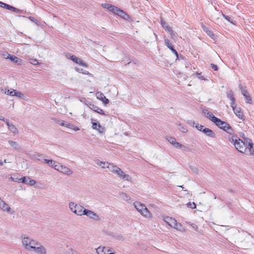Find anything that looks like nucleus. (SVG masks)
Wrapping results in <instances>:
<instances>
[{
    "instance_id": "33",
    "label": "nucleus",
    "mask_w": 254,
    "mask_h": 254,
    "mask_svg": "<svg viewBox=\"0 0 254 254\" xmlns=\"http://www.w3.org/2000/svg\"><path fill=\"white\" fill-rule=\"evenodd\" d=\"M248 149L250 150V154H246L247 155H251L254 158V148L253 147V143L249 142L248 144Z\"/></svg>"
},
{
    "instance_id": "16",
    "label": "nucleus",
    "mask_w": 254,
    "mask_h": 254,
    "mask_svg": "<svg viewBox=\"0 0 254 254\" xmlns=\"http://www.w3.org/2000/svg\"><path fill=\"white\" fill-rule=\"evenodd\" d=\"M96 250L98 254H107L108 252H111V248L99 246Z\"/></svg>"
},
{
    "instance_id": "5",
    "label": "nucleus",
    "mask_w": 254,
    "mask_h": 254,
    "mask_svg": "<svg viewBox=\"0 0 254 254\" xmlns=\"http://www.w3.org/2000/svg\"><path fill=\"white\" fill-rule=\"evenodd\" d=\"M234 147L237 150L242 153L245 154L251 153L250 150L248 149V145L245 144L240 138L238 140Z\"/></svg>"
},
{
    "instance_id": "21",
    "label": "nucleus",
    "mask_w": 254,
    "mask_h": 254,
    "mask_svg": "<svg viewBox=\"0 0 254 254\" xmlns=\"http://www.w3.org/2000/svg\"><path fill=\"white\" fill-rule=\"evenodd\" d=\"M61 123L60 124L61 126H64L68 128L72 129L75 131H77L79 130V128L74 125L68 123H65L63 121H61Z\"/></svg>"
},
{
    "instance_id": "15",
    "label": "nucleus",
    "mask_w": 254,
    "mask_h": 254,
    "mask_svg": "<svg viewBox=\"0 0 254 254\" xmlns=\"http://www.w3.org/2000/svg\"><path fill=\"white\" fill-rule=\"evenodd\" d=\"M92 127L93 129L98 130L101 134L104 133L105 131V127L101 126L99 123L92 122Z\"/></svg>"
},
{
    "instance_id": "43",
    "label": "nucleus",
    "mask_w": 254,
    "mask_h": 254,
    "mask_svg": "<svg viewBox=\"0 0 254 254\" xmlns=\"http://www.w3.org/2000/svg\"><path fill=\"white\" fill-rule=\"evenodd\" d=\"M195 127H196L198 130L200 131H202L203 129H204L205 127L204 126L199 125L198 123H196L195 126Z\"/></svg>"
},
{
    "instance_id": "22",
    "label": "nucleus",
    "mask_w": 254,
    "mask_h": 254,
    "mask_svg": "<svg viewBox=\"0 0 254 254\" xmlns=\"http://www.w3.org/2000/svg\"><path fill=\"white\" fill-rule=\"evenodd\" d=\"M70 59L75 62V63L79 64L83 66H84L85 67H88V65L83 62L80 59L75 57V56H72L70 57Z\"/></svg>"
},
{
    "instance_id": "13",
    "label": "nucleus",
    "mask_w": 254,
    "mask_h": 254,
    "mask_svg": "<svg viewBox=\"0 0 254 254\" xmlns=\"http://www.w3.org/2000/svg\"><path fill=\"white\" fill-rule=\"evenodd\" d=\"M113 13L120 16L121 17H122V18H123L125 20H127L129 18V16L128 15H127L123 10L118 8L117 6L116 7V8L115 9V11H114Z\"/></svg>"
},
{
    "instance_id": "25",
    "label": "nucleus",
    "mask_w": 254,
    "mask_h": 254,
    "mask_svg": "<svg viewBox=\"0 0 254 254\" xmlns=\"http://www.w3.org/2000/svg\"><path fill=\"white\" fill-rule=\"evenodd\" d=\"M43 162L48 164L50 167H52L54 168L55 170L56 168V161H54L52 159H43Z\"/></svg>"
},
{
    "instance_id": "11",
    "label": "nucleus",
    "mask_w": 254,
    "mask_h": 254,
    "mask_svg": "<svg viewBox=\"0 0 254 254\" xmlns=\"http://www.w3.org/2000/svg\"><path fill=\"white\" fill-rule=\"evenodd\" d=\"M56 170L67 176H70L73 173V171L71 170L64 165L59 166Z\"/></svg>"
},
{
    "instance_id": "27",
    "label": "nucleus",
    "mask_w": 254,
    "mask_h": 254,
    "mask_svg": "<svg viewBox=\"0 0 254 254\" xmlns=\"http://www.w3.org/2000/svg\"><path fill=\"white\" fill-rule=\"evenodd\" d=\"M235 115L240 119L244 120V115L241 111V109L240 108H237L233 110Z\"/></svg>"
},
{
    "instance_id": "29",
    "label": "nucleus",
    "mask_w": 254,
    "mask_h": 254,
    "mask_svg": "<svg viewBox=\"0 0 254 254\" xmlns=\"http://www.w3.org/2000/svg\"><path fill=\"white\" fill-rule=\"evenodd\" d=\"M176 221L177 220L175 219L169 217L166 218L165 220V221L172 227H173V226H175L174 224H175Z\"/></svg>"
},
{
    "instance_id": "26",
    "label": "nucleus",
    "mask_w": 254,
    "mask_h": 254,
    "mask_svg": "<svg viewBox=\"0 0 254 254\" xmlns=\"http://www.w3.org/2000/svg\"><path fill=\"white\" fill-rule=\"evenodd\" d=\"M102 6L104 8L108 9L109 11L112 12L113 13L114 11H115V9L116 7L115 5H111L107 3H102Z\"/></svg>"
},
{
    "instance_id": "54",
    "label": "nucleus",
    "mask_w": 254,
    "mask_h": 254,
    "mask_svg": "<svg viewBox=\"0 0 254 254\" xmlns=\"http://www.w3.org/2000/svg\"><path fill=\"white\" fill-rule=\"evenodd\" d=\"M188 123L190 125V126H192L193 127H195V125H196V123H195L194 122V121H192V120H189V121H188Z\"/></svg>"
},
{
    "instance_id": "19",
    "label": "nucleus",
    "mask_w": 254,
    "mask_h": 254,
    "mask_svg": "<svg viewBox=\"0 0 254 254\" xmlns=\"http://www.w3.org/2000/svg\"><path fill=\"white\" fill-rule=\"evenodd\" d=\"M164 42L165 45L171 50V51L176 56L177 58H178V53L177 51L174 48L172 44L170 42L168 39L165 38Z\"/></svg>"
},
{
    "instance_id": "7",
    "label": "nucleus",
    "mask_w": 254,
    "mask_h": 254,
    "mask_svg": "<svg viewBox=\"0 0 254 254\" xmlns=\"http://www.w3.org/2000/svg\"><path fill=\"white\" fill-rule=\"evenodd\" d=\"M31 253L34 254H47L48 251L44 245H42L39 242L38 244L34 248Z\"/></svg>"
},
{
    "instance_id": "2",
    "label": "nucleus",
    "mask_w": 254,
    "mask_h": 254,
    "mask_svg": "<svg viewBox=\"0 0 254 254\" xmlns=\"http://www.w3.org/2000/svg\"><path fill=\"white\" fill-rule=\"evenodd\" d=\"M110 172L116 174V175L121 180L127 181H131V178L130 176L129 175L126 174L121 168L116 165H113V166L110 167Z\"/></svg>"
},
{
    "instance_id": "36",
    "label": "nucleus",
    "mask_w": 254,
    "mask_h": 254,
    "mask_svg": "<svg viewBox=\"0 0 254 254\" xmlns=\"http://www.w3.org/2000/svg\"><path fill=\"white\" fill-rule=\"evenodd\" d=\"M173 145H174L177 148H183L184 149H186L187 148L186 146L183 145V144H181L180 143L177 141L174 143V144Z\"/></svg>"
},
{
    "instance_id": "24",
    "label": "nucleus",
    "mask_w": 254,
    "mask_h": 254,
    "mask_svg": "<svg viewBox=\"0 0 254 254\" xmlns=\"http://www.w3.org/2000/svg\"><path fill=\"white\" fill-rule=\"evenodd\" d=\"M242 94L244 96L246 102L250 104H252V100L250 96L248 94L246 89L242 90Z\"/></svg>"
},
{
    "instance_id": "38",
    "label": "nucleus",
    "mask_w": 254,
    "mask_h": 254,
    "mask_svg": "<svg viewBox=\"0 0 254 254\" xmlns=\"http://www.w3.org/2000/svg\"><path fill=\"white\" fill-rule=\"evenodd\" d=\"M8 129L13 133H18V130L17 128L13 124H11L8 127Z\"/></svg>"
},
{
    "instance_id": "35",
    "label": "nucleus",
    "mask_w": 254,
    "mask_h": 254,
    "mask_svg": "<svg viewBox=\"0 0 254 254\" xmlns=\"http://www.w3.org/2000/svg\"><path fill=\"white\" fill-rule=\"evenodd\" d=\"M75 70L77 72H78L79 73H83L84 74H87V75H90L91 74L88 71H86L85 70H84L83 69L81 68L76 67L75 68Z\"/></svg>"
},
{
    "instance_id": "45",
    "label": "nucleus",
    "mask_w": 254,
    "mask_h": 254,
    "mask_svg": "<svg viewBox=\"0 0 254 254\" xmlns=\"http://www.w3.org/2000/svg\"><path fill=\"white\" fill-rule=\"evenodd\" d=\"M221 15L227 21H228L229 22H230L231 23L234 24V23L233 22L232 20H231V17L225 15L222 12L221 13Z\"/></svg>"
},
{
    "instance_id": "62",
    "label": "nucleus",
    "mask_w": 254,
    "mask_h": 254,
    "mask_svg": "<svg viewBox=\"0 0 254 254\" xmlns=\"http://www.w3.org/2000/svg\"><path fill=\"white\" fill-rule=\"evenodd\" d=\"M7 125V126H8V127L12 124L11 123H10L6 119V121H4Z\"/></svg>"
},
{
    "instance_id": "32",
    "label": "nucleus",
    "mask_w": 254,
    "mask_h": 254,
    "mask_svg": "<svg viewBox=\"0 0 254 254\" xmlns=\"http://www.w3.org/2000/svg\"><path fill=\"white\" fill-rule=\"evenodd\" d=\"M175 226H173V228L181 231V232H185V229L182 226V225L180 223H179L176 221L175 224H174Z\"/></svg>"
},
{
    "instance_id": "51",
    "label": "nucleus",
    "mask_w": 254,
    "mask_h": 254,
    "mask_svg": "<svg viewBox=\"0 0 254 254\" xmlns=\"http://www.w3.org/2000/svg\"><path fill=\"white\" fill-rule=\"evenodd\" d=\"M11 55L8 54L7 52H3L2 54V57L5 59H9Z\"/></svg>"
},
{
    "instance_id": "47",
    "label": "nucleus",
    "mask_w": 254,
    "mask_h": 254,
    "mask_svg": "<svg viewBox=\"0 0 254 254\" xmlns=\"http://www.w3.org/2000/svg\"><path fill=\"white\" fill-rule=\"evenodd\" d=\"M187 206L188 207L192 209L196 208V204L194 202H189L187 204Z\"/></svg>"
},
{
    "instance_id": "50",
    "label": "nucleus",
    "mask_w": 254,
    "mask_h": 254,
    "mask_svg": "<svg viewBox=\"0 0 254 254\" xmlns=\"http://www.w3.org/2000/svg\"><path fill=\"white\" fill-rule=\"evenodd\" d=\"M121 197L125 200L127 201L130 199L129 197L125 193H122L121 194Z\"/></svg>"
},
{
    "instance_id": "9",
    "label": "nucleus",
    "mask_w": 254,
    "mask_h": 254,
    "mask_svg": "<svg viewBox=\"0 0 254 254\" xmlns=\"http://www.w3.org/2000/svg\"><path fill=\"white\" fill-rule=\"evenodd\" d=\"M0 209H2L3 211L8 213L10 214H13L14 213V211L12 210L10 207L9 206L8 204H7L5 201L2 200L0 198Z\"/></svg>"
},
{
    "instance_id": "41",
    "label": "nucleus",
    "mask_w": 254,
    "mask_h": 254,
    "mask_svg": "<svg viewBox=\"0 0 254 254\" xmlns=\"http://www.w3.org/2000/svg\"><path fill=\"white\" fill-rule=\"evenodd\" d=\"M27 179H28V182H27V184H28L31 186H34L36 183V181L34 180L30 179L29 177H27Z\"/></svg>"
},
{
    "instance_id": "23",
    "label": "nucleus",
    "mask_w": 254,
    "mask_h": 254,
    "mask_svg": "<svg viewBox=\"0 0 254 254\" xmlns=\"http://www.w3.org/2000/svg\"><path fill=\"white\" fill-rule=\"evenodd\" d=\"M96 96L98 99L101 100L105 104H107L109 103V99L106 98L105 95L102 92H97L96 93Z\"/></svg>"
},
{
    "instance_id": "1",
    "label": "nucleus",
    "mask_w": 254,
    "mask_h": 254,
    "mask_svg": "<svg viewBox=\"0 0 254 254\" xmlns=\"http://www.w3.org/2000/svg\"><path fill=\"white\" fill-rule=\"evenodd\" d=\"M21 239L23 248L26 251L31 253L39 242L38 240L34 239L26 235H22Z\"/></svg>"
},
{
    "instance_id": "42",
    "label": "nucleus",
    "mask_w": 254,
    "mask_h": 254,
    "mask_svg": "<svg viewBox=\"0 0 254 254\" xmlns=\"http://www.w3.org/2000/svg\"><path fill=\"white\" fill-rule=\"evenodd\" d=\"M167 140L172 145L176 142V139L173 137H168L167 138Z\"/></svg>"
},
{
    "instance_id": "17",
    "label": "nucleus",
    "mask_w": 254,
    "mask_h": 254,
    "mask_svg": "<svg viewBox=\"0 0 254 254\" xmlns=\"http://www.w3.org/2000/svg\"><path fill=\"white\" fill-rule=\"evenodd\" d=\"M203 113L204 114L206 115V117L209 119L211 121L213 122L214 123H215V122L217 120V118L215 117L214 115L210 112H209L208 110H204L203 111Z\"/></svg>"
},
{
    "instance_id": "14",
    "label": "nucleus",
    "mask_w": 254,
    "mask_h": 254,
    "mask_svg": "<svg viewBox=\"0 0 254 254\" xmlns=\"http://www.w3.org/2000/svg\"><path fill=\"white\" fill-rule=\"evenodd\" d=\"M96 164L100 166L101 168L105 169L107 168L108 169L109 171H110V167L113 166V164L109 163L107 162H102L99 160H97L96 161Z\"/></svg>"
},
{
    "instance_id": "34",
    "label": "nucleus",
    "mask_w": 254,
    "mask_h": 254,
    "mask_svg": "<svg viewBox=\"0 0 254 254\" xmlns=\"http://www.w3.org/2000/svg\"><path fill=\"white\" fill-rule=\"evenodd\" d=\"M8 143L12 146L14 148V149H16V150H18L20 149V146L19 145H18V144L15 142V141H12V140H9L8 141Z\"/></svg>"
},
{
    "instance_id": "3",
    "label": "nucleus",
    "mask_w": 254,
    "mask_h": 254,
    "mask_svg": "<svg viewBox=\"0 0 254 254\" xmlns=\"http://www.w3.org/2000/svg\"><path fill=\"white\" fill-rule=\"evenodd\" d=\"M133 205L136 209L145 218L151 217V214L147 207L143 204L136 201L133 203Z\"/></svg>"
},
{
    "instance_id": "61",
    "label": "nucleus",
    "mask_w": 254,
    "mask_h": 254,
    "mask_svg": "<svg viewBox=\"0 0 254 254\" xmlns=\"http://www.w3.org/2000/svg\"><path fill=\"white\" fill-rule=\"evenodd\" d=\"M166 22L162 18H161V25L162 26H164V24H166Z\"/></svg>"
},
{
    "instance_id": "20",
    "label": "nucleus",
    "mask_w": 254,
    "mask_h": 254,
    "mask_svg": "<svg viewBox=\"0 0 254 254\" xmlns=\"http://www.w3.org/2000/svg\"><path fill=\"white\" fill-rule=\"evenodd\" d=\"M88 106L93 111L100 114V115H104V112L103 111L97 107V106L92 104L91 103H89L88 104Z\"/></svg>"
},
{
    "instance_id": "46",
    "label": "nucleus",
    "mask_w": 254,
    "mask_h": 254,
    "mask_svg": "<svg viewBox=\"0 0 254 254\" xmlns=\"http://www.w3.org/2000/svg\"><path fill=\"white\" fill-rule=\"evenodd\" d=\"M186 223L189 225H190L192 228L196 231H198V228L197 226L194 223H191L190 222H186Z\"/></svg>"
},
{
    "instance_id": "31",
    "label": "nucleus",
    "mask_w": 254,
    "mask_h": 254,
    "mask_svg": "<svg viewBox=\"0 0 254 254\" xmlns=\"http://www.w3.org/2000/svg\"><path fill=\"white\" fill-rule=\"evenodd\" d=\"M202 29L204 32L211 38H214V34L213 32L207 27L205 26H202Z\"/></svg>"
},
{
    "instance_id": "52",
    "label": "nucleus",
    "mask_w": 254,
    "mask_h": 254,
    "mask_svg": "<svg viewBox=\"0 0 254 254\" xmlns=\"http://www.w3.org/2000/svg\"><path fill=\"white\" fill-rule=\"evenodd\" d=\"M196 76L198 78L202 80H206V79L203 76L201 75L200 73L196 72Z\"/></svg>"
},
{
    "instance_id": "30",
    "label": "nucleus",
    "mask_w": 254,
    "mask_h": 254,
    "mask_svg": "<svg viewBox=\"0 0 254 254\" xmlns=\"http://www.w3.org/2000/svg\"><path fill=\"white\" fill-rule=\"evenodd\" d=\"M33 158L38 161H43V159H44V156L43 154L40 153H35L33 155Z\"/></svg>"
},
{
    "instance_id": "55",
    "label": "nucleus",
    "mask_w": 254,
    "mask_h": 254,
    "mask_svg": "<svg viewBox=\"0 0 254 254\" xmlns=\"http://www.w3.org/2000/svg\"><path fill=\"white\" fill-rule=\"evenodd\" d=\"M28 18L32 21L34 22V23L37 24L38 23V20H37L36 18H35L33 17L29 16Z\"/></svg>"
},
{
    "instance_id": "60",
    "label": "nucleus",
    "mask_w": 254,
    "mask_h": 254,
    "mask_svg": "<svg viewBox=\"0 0 254 254\" xmlns=\"http://www.w3.org/2000/svg\"><path fill=\"white\" fill-rule=\"evenodd\" d=\"M191 169L192 171L196 173H197L198 169L195 167H191Z\"/></svg>"
},
{
    "instance_id": "64",
    "label": "nucleus",
    "mask_w": 254,
    "mask_h": 254,
    "mask_svg": "<svg viewBox=\"0 0 254 254\" xmlns=\"http://www.w3.org/2000/svg\"><path fill=\"white\" fill-rule=\"evenodd\" d=\"M9 92H10V90L9 89H5V91H4V93L7 94V95H9Z\"/></svg>"
},
{
    "instance_id": "57",
    "label": "nucleus",
    "mask_w": 254,
    "mask_h": 254,
    "mask_svg": "<svg viewBox=\"0 0 254 254\" xmlns=\"http://www.w3.org/2000/svg\"><path fill=\"white\" fill-rule=\"evenodd\" d=\"M211 67L212 68H213L214 70L217 71L218 70V66L217 65L214 64H210Z\"/></svg>"
},
{
    "instance_id": "39",
    "label": "nucleus",
    "mask_w": 254,
    "mask_h": 254,
    "mask_svg": "<svg viewBox=\"0 0 254 254\" xmlns=\"http://www.w3.org/2000/svg\"><path fill=\"white\" fill-rule=\"evenodd\" d=\"M171 38L174 40L177 39L178 37V35L176 32H174L173 30H172L170 32H169Z\"/></svg>"
},
{
    "instance_id": "6",
    "label": "nucleus",
    "mask_w": 254,
    "mask_h": 254,
    "mask_svg": "<svg viewBox=\"0 0 254 254\" xmlns=\"http://www.w3.org/2000/svg\"><path fill=\"white\" fill-rule=\"evenodd\" d=\"M214 124L218 127L225 131L228 133H231V132H232L233 130H234L229 124L218 118Z\"/></svg>"
},
{
    "instance_id": "10",
    "label": "nucleus",
    "mask_w": 254,
    "mask_h": 254,
    "mask_svg": "<svg viewBox=\"0 0 254 254\" xmlns=\"http://www.w3.org/2000/svg\"><path fill=\"white\" fill-rule=\"evenodd\" d=\"M0 7L13 11L16 13H22V10L0 1Z\"/></svg>"
},
{
    "instance_id": "44",
    "label": "nucleus",
    "mask_w": 254,
    "mask_h": 254,
    "mask_svg": "<svg viewBox=\"0 0 254 254\" xmlns=\"http://www.w3.org/2000/svg\"><path fill=\"white\" fill-rule=\"evenodd\" d=\"M9 179L11 181L15 182H18L20 181V180H19V178L17 177L16 175H13V176H11Z\"/></svg>"
},
{
    "instance_id": "12",
    "label": "nucleus",
    "mask_w": 254,
    "mask_h": 254,
    "mask_svg": "<svg viewBox=\"0 0 254 254\" xmlns=\"http://www.w3.org/2000/svg\"><path fill=\"white\" fill-rule=\"evenodd\" d=\"M227 139L235 146L240 138L234 133V131L233 130L232 132L228 133Z\"/></svg>"
},
{
    "instance_id": "28",
    "label": "nucleus",
    "mask_w": 254,
    "mask_h": 254,
    "mask_svg": "<svg viewBox=\"0 0 254 254\" xmlns=\"http://www.w3.org/2000/svg\"><path fill=\"white\" fill-rule=\"evenodd\" d=\"M9 60L17 64H21L22 63V60L21 59L13 55H11Z\"/></svg>"
},
{
    "instance_id": "58",
    "label": "nucleus",
    "mask_w": 254,
    "mask_h": 254,
    "mask_svg": "<svg viewBox=\"0 0 254 254\" xmlns=\"http://www.w3.org/2000/svg\"><path fill=\"white\" fill-rule=\"evenodd\" d=\"M164 29L168 33L172 30V28L170 27L169 25H166V27H165Z\"/></svg>"
},
{
    "instance_id": "53",
    "label": "nucleus",
    "mask_w": 254,
    "mask_h": 254,
    "mask_svg": "<svg viewBox=\"0 0 254 254\" xmlns=\"http://www.w3.org/2000/svg\"><path fill=\"white\" fill-rule=\"evenodd\" d=\"M16 91L17 90L13 89H10V92H9V95L11 96H15Z\"/></svg>"
},
{
    "instance_id": "40",
    "label": "nucleus",
    "mask_w": 254,
    "mask_h": 254,
    "mask_svg": "<svg viewBox=\"0 0 254 254\" xmlns=\"http://www.w3.org/2000/svg\"><path fill=\"white\" fill-rule=\"evenodd\" d=\"M227 97L230 99V100L231 101H234V100H235V98L234 97V95H233V92L232 91H229L228 93H227Z\"/></svg>"
},
{
    "instance_id": "63",
    "label": "nucleus",
    "mask_w": 254,
    "mask_h": 254,
    "mask_svg": "<svg viewBox=\"0 0 254 254\" xmlns=\"http://www.w3.org/2000/svg\"><path fill=\"white\" fill-rule=\"evenodd\" d=\"M0 120L2 121H6V119L3 116L0 115Z\"/></svg>"
},
{
    "instance_id": "8",
    "label": "nucleus",
    "mask_w": 254,
    "mask_h": 254,
    "mask_svg": "<svg viewBox=\"0 0 254 254\" xmlns=\"http://www.w3.org/2000/svg\"><path fill=\"white\" fill-rule=\"evenodd\" d=\"M83 215H85L89 218L92 219L94 221L100 220V218L98 214L95 213L94 211L86 209L84 211Z\"/></svg>"
},
{
    "instance_id": "18",
    "label": "nucleus",
    "mask_w": 254,
    "mask_h": 254,
    "mask_svg": "<svg viewBox=\"0 0 254 254\" xmlns=\"http://www.w3.org/2000/svg\"><path fill=\"white\" fill-rule=\"evenodd\" d=\"M202 132L208 137L211 138H215L216 137L215 133L209 128L205 127L204 129H203Z\"/></svg>"
},
{
    "instance_id": "37",
    "label": "nucleus",
    "mask_w": 254,
    "mask_h": 254,
    "mask_svg": "<svg viewBox=\"0 0 254 254\" xmlns=\"http://www.w3.org/2000/svg\"><path fill=\"white\" fill-rule=\"evenodd\" d=\"M177 125L180 126V127L179 128V130L181 131L182 132L186 133L188 131V129L187 127L185 126L182 125L181 124L177 123Z\"/></svg>"
},
{
    "instance_id": "56",
    "label": "nucleus",
    "mask_w": 254,
    "mask_h": 254,
    "mask_svg": "<svg viewBox=\"0 0 254 254\" xmlns=\"http://www.w3.org/2000/svg\"><path fill=\"white\" fill-rule=\"evenodd\" d=\"M31 63L32 64H33V65H38V64H39V63L38 62V61L36 59L32 60V62H31Z\"/></svg>"
},
{
    "instance_id": "49",
    "label": "nucleus",
    "mask_w": 254,
    "mask_h": 254,
    "mask_svg": "<svg viewBox=\"0 0 254 254\" xmlns=\"http://www.w3.org/2000/svg\"><path fill=\"white\" fill-rule=\"evenodd\" d=\"M15 96L20 99H24L25 97L24 95L21 92L17 90L16 91Z\"/></svg>"
},
{
    "instance_id": "59",
    "label": "nucleus",
    "mask_w": 254,
    "mask_h": 254,
    "mask_svg": "<svg viewBox=\"0 0 254 254\" xmlns=\"http://www.w3.org/2000/svg\"><path fill=\"white\" fill-rule=\"evenodd\" d=\"M235 100H234V101H231V107L233 109V110H234V109H235L236 108V106H235Z\"/></svg>"
},
{
    "instance_id": "48",
    "label": "nucleus",
    "mask_w": 254,
    "mask_h": 254,
    "mask_svg": "<svg viewBox=\"0 0 254 254\" xmlns=\"http://www.w3.org/2000/svg\"><path fill=\"white\" fill-rule=\"evenodd\" d=\"M19 180H20V181L18 182V183H24V184H27V182H28V179H27V177H22L21 178H19Z\"/></svg>"
},
{
    "instance_id": "4",
    "label": "nucleus",
    "mask_w": 254,
    "mask_h": 254,
    "mask_svg": "<svg viewBox=\"0 0 254 254\" xmlns=\"http://www.w3.org/2000/svg\"><path fill=\"white\" fill-rule=\"evenodd\" d=\"M70 210L77 216L83 215L84 207L79 204H75L74 202H70L68 204Z\"/></svg>"
}]
</instances>
